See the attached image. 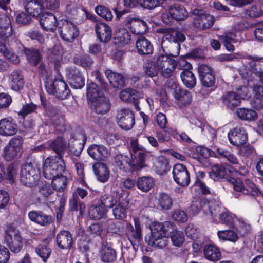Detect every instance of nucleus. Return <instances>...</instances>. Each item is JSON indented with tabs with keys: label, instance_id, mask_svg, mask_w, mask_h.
I'll list each match as a JSON object with an SVG mask.
<instances>
[{
	"label": "nucleus",
	"instance_id": "nucleus-37",
	"mask_svg": "<svg viewBox=\"0 0 263 263\" xmlns=\"http://www.w3.org/2000/svg\"><path fill=\"white\" fill-rule=\"evenodd\" d=\"M115 163L116 166L124 172L129 171L131 167V159L127 156L119 154L115 157Z\"/></svg>",
	"mask_w": 263,
	"mask_h": 263
},
{
	"label": "nucleus",
	"instance_id": "nucleus-13",
	"mask_svg": "<svg viewBox=\"0 0 263 263\" xmlns=\"http://www.w3.org/2000/svg\"><path fill=\"white\" fill-rule=\"evenodd\" d=\"M23 139L20 137L13 138L4 148V157L8 161L14 159L22 149Z\"/></svg>",
	"mask_w": 263,
	"mask_h": 263
},
{
	"label": "nucleus",
	"instance_id": "nucleus-4",
	"mask_svg": "<svg viewBox=\"0 0 263 263\" xmlns=\"http://www.w3.org/2000/svg\"><path fill=\"white\" fill-rule=\"evenodd\" d=\"M4 242L14 253H18L23 246V238L20 231L10 225L6 230Z\"/></svg>",
	"mask_w": 263,
	"mask_h": 263
},
{
	"label": "nucleus",
	"instance_id": "nucleus-49",
	"mask_svg": "<svg viewBox=\"0 0 263 263\" xmlns=\"http://www.w3.org/2000/svg\"><path fill=\"white\" fill-rule=\"evenodd\" d=\"M147 154L143 151L139 152L138 153V158L135 162L131 160V167L133 171H138L147 166L145 163L146 158Z\"/></svg>",
	"mask_w": 263,
	"mask_h": 263
},
{
	"label": "nucleus",
	"instance_id": "nucleus-61",
	"mask_svg": "<svg viewBox=\"0 0 263 263\" xmlns=\"http://www.w3.org/2000/svg\"><path fill=\"white\" fill-rule=\"evenodd\" d=\"M145 73L151 77L156 76L159 72V69L157 65V60L156 61L148 62L145 69Z\"/></svg>",
	"mask_w": 263,
	"mask_h": 263
},
{
	"label": "nucleus",
	"instance_id": "nucleus-43",
	"mask_svg": "<svg viewBox=\"0 0 263 263\" xmlns=\"http://www.w3.org/2000/svg\"><path fill=\"white\" fill-rule=\"evenodd\" d=\"M180 77L182 82L187 88H192L196 84V77L194 73L189 70H183L180 73Z\"/></svg>",
	"mask_w": 263,
	"mask_h": 263
},
{
	"label": "nucleus",
	"instance_id": "nucleus-35",
	"mask_svg": "<svg viewBox=\"0 0 263 263\" xmlns=\"http://www.w3.org/2000/svg\"><path fill=\"white\" fill-rule=\"evenodd\" d=\"M100 257L104 262H111L116 259V252L111 247L107 245H103L101 248Z\"/></svg>",
	"mask_w": 263,
	"mask_h": 263
},
{
	"label": "nucleus",
	"instance_id": "nucleus-29",
	"mask_svg": "<svg viewBox=\"0 0 263 263\" xmlns=\"http://www.w3.org/2000/svg\"><path fill=\"white\" fill-rule=\"evenodd\" d=\"M114 42L119 46H123L128 44L131 40L129 32L125 28L118 29L114 34Z\"/></svg>",
	"mask_w": 263,
	"mask_h": 263
},
{
	"label": "nucleus",
	"instance_id": "nucleus-11",
	"mask_svg": "<svg viewBox=\"0 0 263 263\" xmlns=\"http://www.w3.org/2000/svg\"><path fill=\"white\" fill-rule=\"evenodd\" d=\"M116 118L119 126L123 129L130 130L135 124L134 112L128 109H122L118 111Z\"/></svg>",
	"mask_w": 263,
	"mask_h": 263
},
{
	"label": "nucleus",
	"instance_id": "nucleus-34",
	"mask_svg": "<svg viewBox=\"0 0 263 263\" xmlns=\"http://www.w3.org/2000/svg\"><path fill=\"white\" fill-rule=\"evenodd\" d=\"M92 102L93 109L97 114H104L109 110L110 103L104 96H101Z\"/></svg>",
	"mask_w": 263,
	"mask_h": 263
},
{
	"label": "nucleus",
	"instance_id": "nucleus-10",
	"mask_svg": "<svg viewBox=\"0 0 263 263\" xmlns=\"http://www.w3.org/2000/svg\"><path fill=\"white\" fill-rule=\"evenodd\" d=\"M176 61L167 55H161L157 58L159 73L164 78H170L175 73Z\"/></svg>",
	"mask_w": 263,
	"mask_h": 263
},
{
	"label": "nucleus",
	"instance_id": "nucleus-50",
	"mask_svg": "<svg viewBox=\"0 0 263 263\" xmlns=\"http://www.w3.org/2000/svg\"><path fill=\"white\" fill-rule=\"evenodd\" d=\"M217 235L219 239L223 241L235 242L238 239L237 233L234 231L230 230L218 231L217 232Z\"/></svg>",
	"mask_w": 263,
	"mask_h": 263
},
{
	"label": "nucleus",
	"instance_id": "nucleus-32",
	"mask_svg": "<svg viewBox=\"0 0 263 263\" xmlns=\"http://www.w3.org/2000/svg\"><path fill=\"white\" fill-rule=\"evenodd\" d=\"M136 48L140 54H149L153 51V46L151 43L143 36H140L137 39L136 42Z\"/></svg>",
	"mask_w": 263,
	"mask_h": 263
},
{
	"label": "nucleus",
	"instance_id": "nucleus-53",
	"mask_svg": "<svg viewBox=\"0 0 263 263\" xmlns=\"http://www.w3.org/2000/svg\"><path fill=\"white\" fill-rule=\"evenodd\" d=\"M216 152L220 157L226 159L231 163L239 164V161L236 156L230 151L219 147L216 149Z\"/></svg>",
	"mask_w": 263,
	"mask_h": 263
},
{
	"label": "nucleus",
	"instance_id": "nucleus-30",
	"mask_svg": "<svg viewBox=\"0 0 263 263\" xmlns=\"http://www.w3.org/2000/svg\"><path fill=\"white\" fill-rule=\"evenodd\" d=\"M157 32L162 33L164 34L162 39V47L164 48L166 46L167 43L174 44L176 47H179V44L176 43V39L175 32V30L167 28H160L157 30Z\"/></svg>",
	"mask_w": 263,
	"mask_h": 263
},
{
	"label": "nucleus",
	"instance_id": "nucleus-60",
	"mask_svg": "<svg viewBox=\"0 0 263 263\" xmlns=\"http://www.w3.org/2000/svg\"><path fill=\"white\" fill-rule=\"evenodd\" d=\"M104 228L101 224L98 223H94L91 224L87 228V231L89 235L95 237L96 236H100L103 232Z\"/></svg>",
	"mask_w": 263,
	"mask_h": 263
},
{
	"label": "nucleus",
	"instance_id": "nucleus-42",
	"mask_svg": "<svg viewBox=\"0 0 263 263\" xmlns=\"http://www.w3.org/2000/svg\"><path fill=\"white\" fill-rule=\"evenodd\" d=\"M236 36V34L233 32H226L219 36V40L223 42L228 51H233L234 50V46L232 44V42L236 43L239 41L235 38Z\"/></svg>",
	"mask_w": 263,
	"mask_h": 263
},
{
	"label": "nucleus",
	"instance_id": "nucleus-22",
	"mask_svg": "<svg viewBox=\"0 0 263 263\" xmlns=\"http://www.w3.org/2000/svg\"><path fill=\"white\" fill-rule=\"evenodd\" d=\"M28 217L32 221L42 226H48L53 221L51 216L47 215L41 211H33L29 212Z\"/></svg>",
	"mask_w": 263,
	"mask_h": 263
},
{
	"label": "nucleus",
	"instance_id": "nucleus-15",
	"mask_svg": "<svg viewBox=\"0 0 263 263\" xmlns=\"http://www.w3.org/2000/svg\"><path fill=\"white\" fill-rule=\"evenodd\" d=\"M124 195L118 197V202L112 208V214L115 219L123 220L126 217L129 202Z\"/></svg>",
	"mask_w": 263,
	"mask_h": 263
},
{
	"label": "nucleus",
	"instance_id": "nucleus-55",
	"mask_svg": "<svg viewBox=\"0 0 263 263\" xmlns=\"http://www.w3.org/2000/svg\"><path fill=\"white\" fill-rule=\"evenodd\" d=\"M24 52L31 64L36 65L41 60V57L38 50L25 49Z\"/></svg>",
	"mask_w": 263,
	"mask_h": 263
},
{
	"label": "nucleus",
	"instance_id": "nucleus-26",
	"mask_svg": "<svg viewBox=\"0 0 263 263\" xmlns=\"http://www.w3.org/2000/svg\"><path fill=\"white\" fill-rule=\"evenodd\" d=\"M95 29L98 38L101 42H106L110 39L111 30L110 27L106 23L98 22L95 25Z\"/></svg>",
	"mask_w": 263,
	"mask_h": 263
},
{
	"label": "nucleus",
	"instance_id": "nucleus-3",
	"mask_svg": "<svg viewBox=\"0 0 263 263\" xmlns=\"http://www.w3.org/2000/svg\"><path fill=\"white\" fill-rule=\"evenodd\" d=\"M65 169V164L62 156H52L45 159L43 172L46 179H51L62 174Z\"/></svg>",
	"mask_w": 263,
	"mask_h": 263
},
{
	"label": "nucleus",
	"instance_id": "nucleus-63",
	"mask_svg": "<svg viewBox=\"0 0 263 263\" xmlns=\"http://www.w3.org/2000/svg\"><path fill=\"white\" fill-rule=\"evenodd\" d=\"M168 163L164 159H161L157 160L154 164L155 171L159 175H163L167 170Z\"/></svg>",
	"mask_w": 263,
	"mask_h": 263
},
{
	"label": "nucleus",
	"instance_id": "nucleus-44",
	"mask_svg": "<svg viewBox=\"0 0 263 263\" xmlns=\"http://www.w3.org/2000/svg\"><path fill=\"white\" fill-rule=\"evenodd\" d=\"M51 185L53 190L58 192H63L66 189L67 184V178L62 174L51 178Z\"/></svg>",
	"mask_w": 263,
	"mask_h": 263
},
{
	"label": "nucleus",
	"instance_id": "nucleus-36",
	"mask_svg": "<svg viewBox=\"0 0 263 263\" xmlns=\"http://www.w3.org/2000/svg\"><path fill=\"white\" fill-rule=\"evenodd\" d=\"M203 253L205 258L211 261H217L221 257L219 249L213 245H206L204 246Z\"/></svg>",
	"mask_w": 263,
	"mask_h": 263
},
{
	"label": "nucleus",
	"instance_id": "nucleus-7",
	"mask_svg": "<svg viewBox=\"0 0 263 263\" xmlns=\"http://www.w3.org/2000/svg\"><path fill=\"white\" fill-rule=\"evenodd\" d=\"M58 24V31L60 37L63 40L72 42L79 35V30L72 22L66 20H62Z\"/></svg>",
	"mask_w": 263,
	"mask_h": 263
},
{
	"label": "nucleus",
	"instance_id": "nucleus-47",
	"mask_svg": "<svg viewBox=\"0 0 263 263\" xmlns=\"http://www.w3.org/2000/svg\"><path fill=\"white\" fill-rule=\"evenodd\" d=\"M107 211V209L101 204L96 206H91L89 210V216L91 219L99 220L105 215Z\"/></svg>",
	"mask_w": 263,
	"mask_h": 263
},
{
	"label": "nucleus",
	"instance_id": "nucleus-16",
	"mask_svg": "<svg viewBox=\"0 0 263 263\" xmlns=\"http://www.w3.org/2000/svg\"><path fill=\"white\" fill-rule=\"evenodd\" d=\"M230 142L235 146H240L248 140L247 134L242 127H235L228 133Z\"/></svg>",
	"mask_w": 263,
	"mask_h": 263
},
{
	"label": "nucleus",
	"instance_id": "nucleus-14",
	"mask_svg": "<svg viewBox=\"0 0 263 263\" xmlns=\"http://www.w3.org/2000/svg\"><path fill=\"white\" fill-rule=\"evenodd\" d=\"M135 228L129 222L126 225V235L133 246L137 245L142 238L141 225L137 218H134Z\"/></svg>",
	"mask_w": 263,
	"mask_h": 263
},
{
	"label": "nucleus",
	"instance_id": "nucleus-21",
	"mask_svg": "<svg viewBox=\"0 0 263 263\" xmlns=\"http://www.w3.org/2000/svg\"><path fill=\"white\" fill-rule=\"evenodd\" d=\"M232 184L234 190L237 192H242L244 194H249L255 196L257 194L258 190L255 185L250 181H247V186H244L243 183L240 180L233 179Z\"/></svg>",
	"mask_w": 263,
	"mask_h": 263
},
{
	"label": "nucleus",
	"instance_id": "nucleus-51",
	"mask_svg": "<svg viewBox=\"0 0 263 263\" xmlns=\"http://www.w3.org/2000/svg\"><path fill=\"white\" fill-rule=\"evenodd\" d=\"M228 174L227 169L222 165H216L212 167V171L210 172V177L213 179L224 178Z\"/></svg>",
	"mask_w": 263,
	"mask_h": 263
},
{
	"label": "nucleus",
	"instance_id": "nucleus-24",
	"mask_svg": "<svg viewBox=\"0 0 263 263\" xmlns=\"http://www.w3.org/2000/svg\"><path fill=\"white\" fill-rule=\"evenodd\" d=\"M43 3L40 0H25L24 6L26 11L33 17H38L43 12Z\"/></svg>",
	"mask_w": 263,
	"mask_h": 263
},
{
	"label": "nucleus",
	"instance_id": "nucleus-57",
	"mask_svg": "<svg viewBox=\"0 0 263 263\" xmlns=\"http://www.w3.org/2000/svg\"><path fill=\"white\" fill-rule=\"evenodd\" d=\"M35 251L44 262H47L51 253L50 248L44 245H39L36 247Z\"/></svg>",
	"mask_w": 263,
	"mask_h": 263
},
{
	"label": "nucleus",
	"instance_id": "nucleus-1",
	"mask_svg": "<svg viewBox=\"0 0 263 263\" xmlns=\"http://www.w3.org/2000/svg\"><path fill=\"white\" fill-rule=\"evenodd\" d=\"M172 227V223L166 221L164 223L154 222L150 226L151 235L147 241L149 245L160 248L166 246L168 239L166 237V232L170 231V228Z\"/></svg>",
	"mask_w": 263,
	"mask_h": 263
},
{
	"label": "nucleus",
	"instance_id": "nucleus-17",
	"mask_svg": "<svg viewBox=\"0 0 263 263\" xmlns=\"http://www.w3.org/2000/svg\"><path fill=\"white\" fill-rule=\"evenodd\" d=\"M69 83L75 89L82 88L85 84L84 78L81 72L76 67H70L66 70Z\"/></svg>",
	"mask_w": 263,
	"mask_h": 263
},
{
	"label": "nucleus",
	"instance_id": "nucleus-25",
	"mask_svg": "<svg viewBox=\"0 0 263 263\" xmlns=\"http://www.w3.org/2000/svg\"><path fill=\"white\" fill-rule=\"evenodd\" d=\"M40 24L44 30L46 31H54L58 26L56 17L51 13L43 15L40 20Z\"/></svg>",
	"mask_w": 263,
	"mask_h": 263
},
{
	"label": "nucleus",
	"instance_id": "nucleus-6",
	"mask_svg": "<svg viewBox=\"0 0 263 263\" xmlns=\"http://www.w3.org/2000/svg\"><path fill=\"white\" fill-rule=\"evenodd\" d=\"M40 178V170L36 165L26 163L22 167L20 180L24 185L33 186L36 184Z\"/></svg>",
	"mask_w": 263,
	"mask_h": 263
},
{
	"label": "nucleus",
	"instance_id": "nucleus-33",
	"mask_svg": "<svg viewBox=\"0 0 263 263\" xmlns=\"http://www.w3.org/2000/svg\"><path fill=\"white\" fill-rule=\"evenodd\" d=\"M92 168L99 181L104 183L108 180L109 172L105 164L97 163L93 165Z\"/></svg>",
	"mask_w": 263,
	"mask_h": 263
},
{
	"label": "nucleus",
	"instance_id": "nucleus-48",
	"mask_svg": "<svg viewBox=\"0 0 263 263\" xmlns=\"http://www.w3.org/2000/svg\"><path fill=\"white\" fill-rule=\"evenodd\" d=\"M101 96H103L102 92L99 90L97 84L93 82L88 84L87 87V97L89 101L93 102Z\"/></svg>",
	"mask_w": 263,
	"mask_h": 263
},
{
	"label": "nucleus",
	"instance_id": "nucleus-41",
	"mask_svg": "<svg viewBox=\"0 0 263 263\" xmlns=\"http://www.w3.org/2000/svg\"><path fill=\"white\" fill-rule=\"evenodd\" d=\"M121 195H124V194L123 192L120 194L116 193V197L111 194H104L100 197V204L104 206L106 209L112 208L118 202V197Z\"/></svg>",
	"mask_w": 263,
	"mask_h": 263
},
{
	"label": "nucleus",
	"instance_id": "nucleus-23",
	"mask_svg": "<svg viewBox=\"0 0 263 263\" xmlns=\"http://www.w3.org/2000/svg\"><path fill=\"white\" fill-rule=\"evenodd\" d=\"M56 241L57 245L62 249H70L74 243L72 234L65 230L58 233Z\"/></svg>",
	"mask_w": 263,
	"mask_h": 263
},
{
	"label": "nucleus",
	"instance_id": "nucleus-18",
	"mask_svg": "<svg viewBox=\"0 0 263 263\" xmlns=\"http://www.w3.org/2000/svg\"><path fill=\"white\" fill-rule=\"evenodd\" d=\"M88 155L94 160L104 161L110 155L108 148L102 145L92 144L87 149Z\"/></svg>",
	"mask_w": 263,
	"mask_h": 263
},
{
	"label": "nucleus",
	"instance_id": "nucleus-52",
	"mask_svg": "<svg viewBox=\"0 0 263 263\" xmlns=\"http://www.w3.org/2000/svg\"><path fill=\"white\" fill-rule=\"evenodd\" d=\"M138 96V92L136 90L130 88L124 89L120 93V99L125 102L135 101Z\"/></svg>",
	"mask_w": 263,
	"mask_h": 263
},
{
	"label": "nucleus",
	"instance_id": "nucleus-28",
	"mask_svg": "<svg viewBox=\"0 0 263 263\" xmlns=\"http://www.w3.org/2000/svg\"><path fill=\"white\" fill-rule=\"evenodd\" d=\"M171 15L177 21H183L187 18L189 13L184 7L179 4L171 5L168 8Z\"/></svg>",
	"mask_w": 263,
	"mask_h": 263
},
{
	"label": "nucleus",
	"instance_id": "nucleus-5",
	"mask_svg": "<svg viewBox=\"0 0 263 263\" xmlns=\"http://www.w3.org/2000/svg\"><path fill=\"white\" fill-rule=\"evenodd\" d=\"M45 87L48 93L54 95L62 100L67 98L70 92L61 74H58L53 81L47 82Z\"/></svg>",
	"mask_w": 263,
	"mask_h": 263
},
{
	"label": "nucleus",
	"instance_id": "nucleus-38",
	"mask_svg": "<svg viewBox=\"0 0 263 263\" xmlns=\"http://www.w3.org/2000/svg\"><path fill=\"white\" fill-rule=\"evenodd\" d=\"M173 94L174 98L182 105L189 104L192 101L191 94L186 90L176 87Z\"/></svg>",
	"mask_w": 263,
	"mask_h": 263
},
{
	"label": "nucleus",
	"instance_id": "nucleus-56",
	"mask_svg": "<svg viewBox=\"0 0 263 263\" xmlns=\"http://www.w3.org/2000/svg\"><path fill=\"white\" fill-rule=\"evenodd\" d=\"M95 11L99 16L107 21H110L113 18L111 10L105 6L98 5L95 8Z\"/></svg>",
	"mask_w": 263,
	"mask_h": 263
},
{
	"label": "nucleus",
	"instance_id": "nucleus-58",
	"mask_svg": "<svg viewBox=\"0 0 263 263\" xmlns=\"http://www.w3.org/2000/svg\"><path fill=\"white\" fill-rule=\"evenodd\" d=\"M158 205L162 209L168 210L172 205V200L170 196L165 193L160 194L158 198Z\"/></svg>",
	"mask_w": 263,
	"mask_h": 263
},
{
	"label": "nucleus",
	"instance_id": "nucleus-64",
	"mask_svg": "<svg viewBox=\"0 0 263 263\" xmlns=\"http://www.w3.org/2000/svg\"><path fill=\"white\" fill-rule=\"evenodd\" d=\"M263 11L258 5H253L246 10V15L250 17L257 18L262 15Z\"/></svg>",
	"mask_w": 263,
	"mask_h": 263
},
{
	"label": "nucleus",
	"instance_id": "nucleus-12",
	"mask_svg": "<svg viewBox=\"0 0 263 263\" xmlns=\"http://www.w3.org/2000/svg\"><path fill=\"white\" fill-rule=\"evenodd\" d=\"M173 176L175 182L180 186H186L190 183V173L186 166L182 164H176L174 165Z\"/></svg>",
	"mask_w": 263,
	"mask_h": 263
},
{
	"label": "nucleus",
	"instance_id": "nucleus-9",
	"mask_svg": "<svg viewBox=\"0 0 263 263\" xmlns=\"http://www.w3.org/2000/svg\"><path fill=\"white\" fill-rule=\"evenodd\" d=\"M192 16L193 19V26L197 29L209 28L214 22V17L210 14L205 13L202 10L194 9L192 11Z\"/></svg>",
	"mask_w": 263,
	"mask_h": 263
},
{
	"label": "nucleus",
	"instance_id": "nucleus-54",
	"mask_svg": "<svg viewBox=\"0 0 263 263\" xmlns=\"http://www.w3.org/2000/svg\"><path fill=\"white\" fill-rule=\"evenodd\" d=\"M240 97L234 92H228L224 97V103L229 107H234L239 104Z\"/></svg>",
	"mask_w": 263,
	"mask_h": 263
},
{
	"label": "nucleus",
	"instance_id": "nucleus-19",
	"mask_svg": "<svg viewBox=\"0 0 263 263\" xmlns=\"http://www.w3.org/2000/svg\"><path fill=\"white\" fill-rule=\"evenodd\" d=\"M18 130V126L11 118H4L0 120V135L4 136H12Z\"/></svg>",
	"mask_w": 263,
	"mask_h": 263
},
{
	"label": "nucleus",
	"instance_id": "nucleus-62",
	"mask_svg": "<svg viewBox=\"0 0 263 263\" xmlns=\"http://www.w3.org/2000/svg\"><path fill=\"white\" fill-rule=\"evenodd\" d=\"M74 62L84 68H87L91 66L92 61L91 58L87 55H79L74 58Z\"/></svg>",
	"mask_w": 263,
	"mask_h": 263
},
{
	"label": "nucleus",
	"instance_id": "nucleus-45",
	"mask_svg": "<svg viewBox=\"0 0 263 263\" xmlns=\"http://www.w3.org/2000/svg\"><path fill=\"white\" fill-rule=\"evenodd\" d=\"M154 185V180L152 177L142 176L137 181V187L143 192L149 191Z\"/></svg>",
	"mask_w": 263,
	"mask_h": 263
},
{
	"label": "nucleus",
	"instance_id": "nucleus-39",
	"mask_svg": "<svg viewBox=\"0 0 263 263\" xmlns=\"http://www.w3.org/2000/svg\"><path fill=\"white\" fill-rule=\"evenodd\" d=\"M236 114L239 118L246 121H255L258 118V114L255 110L248 108H237Z\"/></svg>",
	"mask_w": 263,
	"mask_h": 263
},
{
	"label": "nucleus",
	"instance_id": "nucleus-27",
	"mask_svg": "<svg viewBox=\"0 0 263 263\" xmlns=\"http://www.w3.org/2000/svg\"><path fill=\"white\" fill-rule=\"evenodd\" d=\"M9 83L10 88L15 91H19L24 86V77L18 70L13 71L9 76Z\"/></svg>",
	"mask_w": 263,
	"mask_h": 263
},
{
	"label": "nucleus",
	"instance_id": "nucleus-2",
	"mask_svg": "<svg viewBox=\"0 0 263 263\" xmlns=\"http://www.w3.org/2000/svg\"><path fill=\"white\" fill-rule=\"evenodd\" d=\"M210 211L213 221L215 223H222L230 227L235 226L237 222L240 224L244 223L242 220H239L224 208L219 205L211 206Z\"/></svg>",
	"mask_w": 263,
	"mask_h": 263
},
{
	"label": "nucleus",
	"instance_id": "nucleus-40",
	"mask_svg": "<svg viewBox=\"0 0 263 263\" xmlns=\"http://www.w3.org/2000/svg\"><path fill=\"white\" fill-rule=\"evenodd\" d=\"M170 233L171 241L174 246L177 247L181 246L184 242V236L182 232L178 231L172 223V227L170 228Z\"/></svg>",
	"mask_w": 263,
	"mask_h": 263
},
{
	"label": "nucleus",
	"instance_id": "nucleus-59",
	"mask_svg": "<svg viewBox=\"0 0 263 263\" xmlns=\"http://www.w3.org/2000/svg\"><path fill=\"white\" fill-rule=\"evenodd\" d=\"M192 191H194L197 194H200L201 193L202 194L206 195L210 193L209 188L202 182L201 181L197 179L194 185L192 187Z\"/></svg>",
	"mask_w": 263,
	"mask_h": 263
},
{
	"label": "nucleus",
	"instance_id": "nucleus-20",
	"mask_svg": "<svg viewBox=\"0 0 263 263\" xmlns=\"http://www.w3.org/2000/svg\"><path fill=\"white\" fill-rule=\"evenodd\" d=\"M4 15L0 16V39L6 40L12 34L11 20L10 16L4 11Z\"/></svg>",
	"mask_w": 263,
	"mask_h": 263
},
{
	"label": "nucleus",
	"instance_id": "nucleus-31",
	"mask_svg": "<svg viewBox=\"0 0 263 263\" xmlns=\"http://www.w3.org/2000/svg\"><path fill=\"white\" fill-rule=\"evenodd\" d=\"M105 74L113 87H123L125 85V80L122 74L114 72L109 69L106 70L105 71Z\"/></svg>",
	"mask_w": 263,
	"mask_h": 263
},
{
	"label": "nucleus",
	"instance_id": "nucleus-46",
	"mask_svg": "<svg viewBox=\"0 0 263 263\" xmlns=\"http://www.w3.org/2000/svg\"><path fill=\"white\" fill-rule=\"evenodd\" d=\"M49 146L59 156H62L67 148L66 143L62 137H58L50 143Z\"/></svg>",
	"mask_w": 263,
	"mask_h": 263
},
{
	"label": "nucleus",
	"instance_id": "nucleus-8",
	"mask_svg": "<svg viewBox=\"0 0 263 263\" xmlns=\"http://www.w3.org/2000/svg\"><path fill=\"white\" fill-rule=\"evenodd\" d=\"M123 24L129 31L136 35L144 34L148 30L147 23L133 14L126 16Z\"/></svg>",
	"mask_w": 263,
	"mask_h": 263
}]
</instances>
